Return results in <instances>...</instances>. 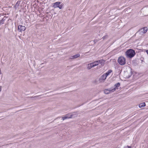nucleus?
Instances as JSON below:
<instances>
[{"label":"nucleus","mask_w":148,"mask_h":148,"mask_svg":"<svg viewBox=\"0 0 148 148\" xmlns=\"http://www.w3.org/2000/svg\"><path fill=\"white\" fill-rule=\"evenodd\" d=\"M127 57L130 58L133 57L135 55V51L132 49L127 50L125 53Z\"/></svg>","instance_id":"f257e3e1"},{"label":"nucleus","mask_w":148,"mask_h":148,"mask_svg":"<svg viewBox=\"0 0 148 148\" xmlns=\"http://www.w3.org/2000/svg\"><path fill=\"white\" fill-rule=\"evenodd\" d=\"M117 61L121 65H124L126 63L125 58L122 56L118 58Z\"/></svg>","instance_id":"f03ea898"},{"label":"nucleus","mask_w":148,"mask_h":148,"mask_svg":"<svg viewBox=\"0 0 148 148\" xmlns=\"http://www.w3.org/2000/svg\"><path fill=\"white\" fill-rule=\"evenodd\" d=\"M105 62V60H97V61H95V62H92V63L93 64V65L94 66V67H95V66L98 65L99 64H101V65L102 66H103Z\"/></svg>","instance_id":"7ed1b4c3"},{"label":"nucleus","mask_w":148,"mask_h":148,"mask_svg":"<svg viewBox=\"0 0 148 148\" xmlns=\"http://www.w3.org/2000/svg\"><path fill=\"white\" fill-rule=\"evenodd\" d=\"M61 3L60 2H57L53 4V7L54 8H58L60 9H62V7L63 5L62 4L60 5Z\"/></svg>","instance_id":"20e7f679"},{"label":"nucleus","mask_w":148,"mask_h":148,"mask_svg":"<svg viewBox=\"0 0 148 148\" xmlns=\"http://www.w3.org/2000/svg\"><path fill=\"white\" fill-rule=\"evenodd\" d=\"M115 90V88H109L105 89L104 90V92L106 94H108L110 93L114 92Z\"/></svg>","instance_id":"39448f33"},{"label":"nucleus","mask_w":148,"mask_h":148,"mask_svg":"<svg viewBox=\"0 0 148 148\" xmlns=\"http://www.w3.org/2000/svg\"><path fill=\"white\" fill-rule=\"evenodd\" d=\"M26 28L25 26L21 25H19L18 26V30L19 32H22L25 31Z\"/></svg>","instance_id":"423d86ee"},{"label":"nucleus","mask_w":148,"mask_h":148,"mask_svg":"<svg viewBox=\"0 0 148 148\" xmlns=\"http://www.w3.org/2000/svg\"><path fill=\"white\" fill-rule=\"evenodd\" d=\"M106 76L104 74L100 77L99 79V81L100 82H102V81L105 80L106 79Z\"/></svg>","instance_id":"0eeeda50"},{"label":"nucleus","mask_w":148,"mask_h":148,"mask_svg":"<svg viewBox=\"0 0 148 148\" xmlns=\"http://www.w3.org/2000/svg\"><path fill=\"white\" fill-rule=\"evenodd\" d=\"M148 29L147 27H145L141 29H140V31L144 33H146Z\"/></svg>","instance_id":"6e6552de"},{"label":"nucleus","mask_w":148,"mask_h":148,"mask_svg":"<svg viewBox=\"0 0 148 148\" xmlns=\"http://www.w3.org/2000/svg\"><path fill=\"white\" fill-rule=\"evenodd\" d=\"M94 66L92 63L89 64H88V66H87V69H90L91 68L94 67Z\"/></svg>","instance_id":"1a4fd4ad"},{"label":"nucleus","mask_w":148,"mask_h":148,"mask_svg":"<svg viewBox=\"0 0 148 148\" xmlns=\"http://www.w3.org/2000/svg\"><path fill=\"white\" fill-rule=\"evenodd\" d=\"M112 72V70H110L108 71L106 73H104V74L107 77V76L110 75V73Z\"/></svg>","instance_id":"9d476101"},{"label":"nucleus","mask_w":148,"mask_h":148,"mask_svg":"<svg viewBox=\"0 0 148 148\" xmlns=\"http://www.w3.org/2000/svg\"><path fill=\"white\" fill-rule=\"evenodd\" d=\"M71 118V116H69L68 115H66L65 116L62 117V119L63 121L67 119H69Z\"/></svg>","instance_id":"9b49d317"},{"label":"nucleus","mask_w":148,"mask_h":148,"mask_svg":"<svg viewBox=\"0 0 148 148\" xmlns=\"http://www.w3.org/2000/svg\"><path fill=\"white\" fill-rule=\"evenodd\" d=\"M20 2L21 1H17L15 6V8L16 9L18 7L19 4L20 3Z\"/></svg>","instance_id":"f8f14e48"},{"label":"nucleus","mask_w":148,"mask_h":148,"mask_svg":"<svg viewBox=\"0 0 148 148\" xmlns=\"http://www.w3.org/2000/svg\"><path fill=\"white\" fill-rule=\"evenodd\" d=\"M120 83L119 82L115 84L114 85L115 88H115L116 90L117 89V88L119 87L120 86Z\"/></svg>","instance_id":"ddd939ff"},{"label":"nucleus","mask_w":148,"mask_h":148,"mask_svg":"<svg viewBox=\"0 0 148 148\" xmlns=\"http://www.w3.org/2000/svg\"><path fill=\"white\" fill-rule=\"evenodd\" d=\"M145 103L144 102L140 104L139 105V106L140 108H141L145 106Z\"/></svg>","instance_id":"4468645a"},{"label":"nucleus","mask_w":148,"mask_h":148,"mask_svg":"<svg viewBox=\"0 0 148 148\" xmlns=\"http://www.w3.org/2000/svg\"><path fill=\"white\" fill-rule=\"evenodd\" d=\"M80 56V55L79 54H77L73 56H72V58H73L74 59Z\"/></svg>","instance_id":"2eb2a0df"},{"label":"nucleus","mask_w":148,"mask_h":148,"mask_svg":"<svg viewBox=\"0 0 148 148\" xmlns=\"http://www.w3.org/2000/svg\"><path fill=\"white\" fill-rule=\"evenodd\" d=\"M5 19L3 18L0 21V23L1 24H3L4 23V22Z\"/></svg>","instance_id":"dca6fc26"},{"label":"nucleus","mask_w":148,"mask_h":148,"mask_svg":"<svg viewBox=\"0 0 148 148\" xmlns=\"http://www.w3.org/2000/svg\"><path fill=\"white\" fill-rule=\"evenodd\" d=\"M108 37V36L107 35H106L105 36H103V37H102V38L104 40L106 38H107Z\"/></svg>","instance_id":"f3484780"},{"label":"nucleus","mask_w":148,"mask_h":148,"mask_svg":"<svg viewBox=\"0 0 148 148\" xmlns=\"http://www.w3.org/2000/svg\"><path fill=\"white\" fill-rule=\"evenodd\" d=\"M38 97V96H34V97H31V98H34L35 99L37 98Z\"/></svg>","instance_id":"a211bd4d"},{"label":"nucleus","mask_w":148,"mask_h":148,"mask_svg":"<svg viewBox=\"0 0 148 148\" xmlns=\"http://www.w3.org/2000/svg\"><path fill=\"white\" fill-rule=\"evenodd\" d=\"M69 59H74L73 58H72V56H71L70 58H69Z\"/></svg>","instance_id":"6ab92c4d"},{"label":"nucleus","mask_w":148,"mask_h":148,"mask_svg":"<svg viewBox=\"0 0 148 148\" xmlns=\"http://www.w3.org/2000/svg\"><path fill=\"white\" fill-rule=\"evenodd\" d=\"M97 41V40H94V42H95V43H96Z\"/></svg>","instance_id":"aec40b11"},{"label":"nucleus","mask_w":148,"mask_h":148,"mask_svg":"<svg viewBox=\"0 0 148 148\" xmlns=\"http://www.w3.org/2000/svg\"><path fill=\"white\" fill-rule=\"evenodd\" d=\"M1 86H0V92L1 91Z\"/></svg>","instance_id":"412c9836"},{"label":"nucleus","mask_w":148,"mask_h":148,"mask_svg":"<svg viewBox=\"0 0 148 148\" xmlns=\"http://www.w3.org/2000/svg\"><path fill=\"white\" fill-rule=\"evenodd\" d=\"M127 147H128V148H131V146H127Z\"/></svg>","instance_id":"4be33fe9"},{"label":"nucleus","mask_w":148,"mask_h":148,"mask_svg":"<svg viewBox=\"0 0 148 148\" xmlns=\"http://www.w3.org/2000/svg\"><path fill=\"white\" fill-rule=\"evenodd\" d=\"M146 52L148 55V50L146 51Z\"/></svg>","instance_id":"5701e85b"}]
</instances>
